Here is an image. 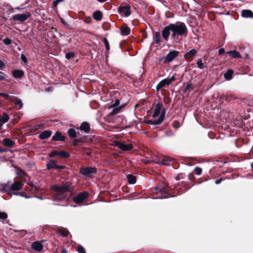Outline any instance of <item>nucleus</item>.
I'll use <instances>...</instances> for the list:
<instances>
[{
  "instance_id": "f257e3e1",
  "label": "nucleus",
  "mask_w": 253,
  "mask_h": 253,
  "mask_svg": "<svg viewBox=\"0 0 253 253\" xmlns=\"http://www.w3.org/2000/svg\"><path fill=\"white\" fill-rule=\"evenodd\" d=\"M170 32H171V38L174 39L177 36L186 34L187 29L185 24L181 22H177L174 24H169L165 27L162 31V36L166 41H168Z\"/></svg>"
},
{
  "instance_id": "f03ea898",
  "label": "nucleus",
  "mask_w": 253,
  "mask_h": 253,
  "mask_svg": "<svg viewBox=\"0 0 253 253\" xmlns=\"http://www.w3.org/2000/svg\"><path fill=\"white\" fill-rule=\"evenodd\" d=\"M51 189L54 191L52 199L54 201H62L67 197V193L70 191V183L66 182L62 185H53Z\"/></svg>"
},
{
  "instance_id": "7ed1b4c3",
  "label": "nucleus",
  "mask_w": 253,
  "mask_h": 253,
  "mask_svg": "<svg viewBox=\"0 0 253 253\" xmlns=\"http://www.w3.org/2000/svg\"><path fill=\"white\" fill-rule=\"evenodd\" d=\"M22 183L19 181H15L11 186L7 184H5L1 190L6 192H8L10 190H19L22 187Z\"/></svg>"
},
{
  "instance_id": "20e7f679",
  "label": "nucleus",
  "mask_w": 253,
  "mask_h": 253,
  "mask_svg": "<svg viewBox=\"0 0 253 253\" xmlns=\"http://www.w3.org/2000/svg\"><path fill=\"white\" fill-rule=\"evenodd\" d=\"M96 172V169L94 167H82L80 169V173L87 177H91Z\"/></svg>"
},
{
  "instance_id": "39448f33",
  "label": "nucleus",
  "mask_w": 253,
  "mask_h": 253,
  "mask_svg": "<svg viewBox=\"0 0 253 253\" xmlns=\"http://www.w3.org/2000/svg\"><path fill=\"white\" fill-rule=\"evenodd\" d=\"M120 101L118 99H116L115 102L108 107V109H112V111L109 113V115L110 116H114L120 112L122 107L120 105Z\"/></svg>"
},
{
  "instance_id": "423d86ee",
  "label": "nucleus",
  "mask_w": 253,
  "mask_h": 253,
  "mask_svg": "<svg viewBox=\"0 0 253 253\" xmlns=\"http://www.w3.org/2000/svg\"><path fill=\"white\" fill-rule=\"evenodd\" d=\"M31 16V14L29 12H26L23 14H17L13 16L12 19L14 21H18L21 23L24 22L29 17Z\"/></svg>"
},
{
  "instance_id": "0eeeda50",
  "label": "nucleus",
  "mask_w": 253,
  "mask_h": 253,
  "mask_svg": "<svg viewBox=\"0 0 253 253\" xmlns=\"http://www.w3.org/2000/svg\"><path fill=\"white\" fill-rule=\"evenodd\" d=\"M175 79V77L174 76H172L170 78H168L165 79L161 81L156 86V89L159 90L165 87L166 85L170 84L172 82H173Z\"/></svg>"
},
{
  "instance_id": "6e6552de",
  "label": "nucleus",
  "mask_w": 253,
  "mask_h": 253,
  "mask_svg": "<svg viewBox=\"0 0 253 253\" xmlns=\"http://www.w3.org/2000/svg\"><path fill=\"white\" fill-rule=\"evenodd\" d=\"M165 116V109H163L162 112H161L159 118L155 120H147L146 123L148 125H157L161 124L164 120Z\"/></svg>"
},
{
  "instance_id": "1a4fd4ad",
  "label": "nucleus",
  "mask_w": 253,
  "mask_h": 253,
  "mask_svg": "<svg viewBox=\"0 0 253 253\" xmlns=\"http://www.w3.org/2000/svg\"><path fill=\"white\" fill-rule=\"evenodd\" d=\"M114 143L115 146L124 151H128L133 148V145L130 143L126 144L119 141H115Z\"/></svg>"
},
{
  "instance_id": "9d476101",
  "label": "nucleus",
  "mask_w": 253,
  "mask_h": 253,
  "mask_svg": "<svg viewBox=\"0 0 253 253\" xmlns=\"http://www.w3.org/2000/svg\"><path fill=\"white\" fill-rule=\"evenodd\" d=\"M88 192H83L74 197L73 198V201L77 204L81 203L88 197Z\"/></svg>"
},
{
  "instance_id": "9b49d317",
  "label": "nucleus",
  "mask_w": 253,
  "mask_h": 253,
  "mask_svg": "<svg viewBox=\"0 0 253 253\" xmlns=\"http://www.w3.org/2000/svg\"><path fill=\"white\" fill-rule=\"evenodd\" d=\"M178 55V52L177 51H170L165 57L164 59V63H169L172 61Z\"/></svg>"
},
{
  "instance_id": "f8f14e48",
  "label": "nucleus",
  "mask_w": 253,
  "mask_h": 253,
  "mask_svg": "<svg viewBox=\"0 0 253 253\" xmlns=\"http://www.w3.org/2000/svg\"><path fill=\"white\" fill-rule=\"evenodd\" d=\"M118 12L120 14L124 15L126 17H128L131 14L130 6H123L119 7L118 8Z\"/></svg>"
},
{
  "instance_id": "ddd939ff",
  "label": "nucleus",
  "mask_w": 253,
  "mask_h": 253,
  "mask_svg": "<svg viewBox=\"0 0 253 253\" xmlns=\"http://www.w3.org/2000/svg\"><path fill=\"white\" fill-rule=\"evenodd\" d=\"M163 108V104L161 103H158L156 105V107L154 110V112L153 114V117L156 118L158 117L161 113V111Z\"/></svg>"
},
{
  "instance_id": "4468645a",
  "label": "nucleus",
  "mask_w": 253,
  "mask_h": 253,
  "mask_svg": "<svg viewBox=\"0 0 253 253\" xmlns=\"http://www.w3.org/2000/svg\"><path fill=\"white\" fill-rule=\"evenodd\" d=\"M32 247L35 251L38 252L42 251L43 249V246L42 243L39 241H36L33 243L32 245Z\"/></svg>"
},
{
  "instance_id": "2eb2a0df",
  "label": "nucleus",
  "mask_w": 253,
  "mask_h": 253,
  "mask_svg": "<svg viewBox=\"0 0 253 253\" xmlns=\"http://www.w3.org/2000/svg\"><path fill=\"white\" fill-rule=\"evenodd\" d=\"M196 53V50L195 49H191L188 52L184 55V58L187 60L191 61L193 59L194 56Z\"/></svg>"
},
{
  "instance_id": "dca6fc26",
  "label": "nucleus",
  "mask_w": 253,
  "mask_h": 253,
  "mask_svg": "<svg viewBox=\"0 0 253 253\" xmlns=\"http://www.w3.org/2000/svg\"><path fill=\"white\" fill-rule=\"evenodd\" d=\"M52 139L54 141H64L65 137L63 136L61 133L59 131H57L55 134L52 136Z\"/></svg>"
},
{
  "instance_id": "f3484780",
  "label": "nucleus",
  "mask_w": 253,
  "mask_h": 253,
  "mask_svg": "<svg viewBox=\"0 0 253 253\" xmlns=\"http://www.w3.org/2000/svg\"><path fill=\"white\" fill-rule=\"evenodd\" d=\"M241 16L244 18L253 17V12L249 9L243 10L241 11Z\"/></svg>"
},
{
  "instance_id": "a211bd4d",
  "label": "nucleus",
  "mask_w": 253,
  "mask_h": 253,
  "mask_svg": "<svg viewBox=\"0 0 253 253\" xmlns=\"http://www.w3.org/2000/svg\"><path fill=\"white\" fill-rule=\"evenodd\" d=\"M51 135V132L49 130H44L39 135L41 139H46L49 138Z\"/></svg>"
},
{
  "instance_id": "6ab92c4d",
  "label": "nucleus",
  "mask_w": 253,
  "mask_h": 253,
  "mask_svg": "<svg viewBox=\"0 0 253 253\" xmlns=\"http://www.w3.org/2000/svg\"><path fill=\"white\" fill-rule=\"evenodd\" d=\"M171 162V159L169 157H165L163 160L157 162L158 164L161 165L169 166Z\"/></svg>"
},
{
  "instance_id": "aec40b11",
  "label": "nucleus",
  "mask_w": 253,
  "mask_h": 253,
  "mask_svg": "<svg viewBox=\"0 0 253 253\" xmlns=\"http://www.w3.org/2000/svg\"><path fill=\"white\" fill-rule=\"evenodd\" d=\"M9 119L7 114L4 113L2 118H0V129L1 128L3 125L8 121Z\"/></svg>"
},
{
  "instance_id": "412c9836",
  "label": "nucleus",
  "mask_w": 253,
  "mask_h": 253,
  "mask_svg": "<svg viewBox=\"0 0 253 253\" xmlns=\"http://www.w3.org/2000/svg\"><path fill=\"white\" fill-rule=\"evenodd\" d=\"M227 53L231 56L233 58H241V55L237 50H231L227 52Z\"/></svg>"
},
{
  "instance_id": "4be33fe9",
  "label": "nucleus",
  "mask_w": 253,
  "mask_h": 253,
  "mask_svg": "<svg viewBox=\"0 0 253 253\" xmlns=\"http://www.w3.org/2000/svg\"><path fill=\"white\" fill-rule=\"evenodd\" d=\"M80 128V130L84 131L85 133H88L90 130L89 125L87 122H83Z\"/></svg>"
},
{
  "instance_id": "5701e85b",
  "label": "nucleus",
  "mask_w": 253,
  "mask_h": 253,
  "mask_svg": "<svg viewBox=\"0 0 253 253\" xmlns=\"http://www.w3.org/2000/svg\"><path fill=\"white\" fill-rule=\"evenodd\" d=\"M121 29V34L123 36L128 35L130 32V29L126 25H124Z\"/></svg>"
},
{
  "instance_id": "b1692460",
  "label": "nucleus",
  "mask_w": 253,
  "mask_h": 253,
  "mask_svg": "<svg viewBox=\"0 0 253 253\" xmlns=\"http://www.w3.org/2000/svg\"><path fill=\"white\" fill-rule=\"evenodd\" d=\"M2 143L4 146L11 147L14 144V142L9 138H4L2 140Z\"/></svg>"
},
{
  "instance_id": "393cba45",
  "label": "nucleus",
  "mask_w": 253,
  "mask_h": 253,
  "mask_svg": "<svg viewBox=\"0 0 253 253\" xmlns=\"http://www.w3.org/2000/svg\"><path fill=\"white\" fill-rule=\"evenodd\" d=\"M23 75L24 72L20 70H15L12 72V75L15 78H20Z\"/></svg>"
},
{
  "instance_id": "a878e982",
  "label": "nucleus",
  "mask_w": 253,
  "mask_h": 253,
  "mask_svg": "<svg viewBox=\"0 0 253 253\" xmlns=\"http://www.w3.org/2000/svg\"><path fill=\"white\" fill-rule=\"evenodd\" d=\"M0 96L3 97L5 99L8 100L10 101H13V100L14 96H13L12 93L7 94L0 92Z\"/></svg>"
},
{
  "instance_id": "bb28decb",
  "label": "nucleus",
  "mask_w": 253,
  "mask_h": 253,
  "mask_svg": "<svg viewBox=\"0 0 253 253\" xmlns=\"http://www.w3.org/2000/svg\"><path fill=\"white\" fill-rule=\"evenodd\" d=\"M93 17L97 21H100L102 18V13L100 11H96L93 13Z\"/></svg>"
},
{
  "instance_id": "cd10ccee",
  "label": "nucleus",
  "mask_w": 253,
  "mask_h": 253,
  "mask_svg": "<svg viewBox=\"0 0 253 253\" xmlns=\"http://www.w3.org/2000/svg\"><path fill=\"white\" fill-rule=\"evenodd\" d=\"M12 102H15V106H19V109H21L22 108V106H23V103H22V102L21 101V100L16 97H15L14 96L13 97V100Z\"/></svg>"
},
{
  "instance_id": "c85d7f7f",
  "label": "nucleus",
  "mask_w": 253,
  "mask_h": 253,
  "mask_svg": "<svg viewBox=\"0 0 253 253\" xmlns=\"http://www.w3.org/2000/svg\"><path fill=\"white\" fill-rule=\"evenodd\" d=\"M127 179L129 184H133L136 182V177L132 174H128Z\"/></svg>"
},
{
  "instance_id": "c756f323",
  "label": "nucleus",
  "mask_w": 253,
  "mask_h": 253,
  "mask_svg": "<svg viewBox=\"0 0 253 253\" xmlns=\"http://www.w3.org/2000/svg\"><path fill=\"white\" fill-rule=\"evenodd\" d=\"M58 156L62 158H67L69 157L70 154L66 151H60L58 152Z\"/></svg>"
},
{
  "instance_id": "7c9ffc66",
  "label": "nucleus",
  "mask_w": 253,
  "mask_h": 253,
  "mask_svg": "<svg viewBox=\"0 0 253 253\" xmlns=\"http://www.w3.org/2000/svg\"><path fill=\"white\" fill-rule=\"evenodd\" d=\"M59 233L62 236L67 237L69 235V232L64 228H61L58 230Z\"/></svg>"
},
{
  "instance_id": "2f4dec72",
  "label": "nucleus",
  "mask_w": 253,
  "mask_h": 253,
  "mask_svg": "<svg viewBox=\"0 0 253 253\" xmlns=\"http://www.w3.org/2000/svg\"><path fill=\"white\" fill-rule=\"evenodd\" d=\"M56 167V161H55L51 160L47 164V168L48 169L55 168Z\"/></svg>"
},
{
  "instance_id": "473e14b6",
  "label": "nucleus",
  "mask_w": 253,
  "mask_h": 253,
  "mask_svg": "<svg viewBox=\"0 0 253 253\" xmlns=\"http://www.w3.org/2000/svg\"><path fill=\"white\" fill-rule=\"evenodd\" d=\"M233 72L231 70H228L226 73L224 74V78L227 80H229L232 78Z\"/></svg>"
},
{
  "instance_id": "72a5a7b5",
  "label": "nucleus",
  "mask_w": 253,
  "mask_h": 253,
  "mask_svg": "<svg viewBox=\"0 0 253 253\" xmlns=\"http://www.w3.org/2000/svg\"><path fill=\"white\" fill-rule=\"evenodd\" d=\"M16 172L17 175L20 178H23L26 175V173L21 169H17Z\"/></svg>"
},
{
  "instance_id": "f704fd0d",
  "label": "nucleus",
  "mask_w": 253,
  "mask_h": 253,
  "mask_svg": "<svg viewBox=\"0 0 253 253\" xmlns=\"http://www.w3.org/2000/svg\"><path fill=\"white\" fill-rule=\"evenodd\" d=\"M68 135L72 138H74L76 136V131L74 129L71 128L68 130Z\"/></svg>"
},
{
  "instance_id": "c9c22d12",
  "label": "nucleus",
  "mask_w": 253,
  "mask_h": 253,
  "mask_svg": "<svg viewBox=\"0 0 253 253\" xmlns=\"http://www.w3.org/2000/svg\"><path fill=\"white\" fill-rule=\"evenodd\" d=\"M196 64L197 65V67L203 69L204 68L203 63L201 59H198L197 61Z\"/></svg>"
},
{
  "instance_id": "e433bc0d",
  "label": "nucleus",
  "mask_w": 253,
  "mask_h": 253,
  "mask_svg": "<svg viewBox=\"0 0 253 253\" xmlns=\"http://www.w3.org/2000/svg\"><path fill=\"white\" fill-rule=\"evenodd\" d=\"M8 217L7 214L5 212L0 211V219H6Z\"/></svg>"
},
{
  "instance_id": "4c0bfd02",
  "label": "nucleus",
  "mask_w": 253,
  "mask_h": 253,
  "mask_svg": "<svg viewBox=\"0 0 253 253\" xmlns=\"http://www.w3.org/2000/svg\"><path fill=\"white\" fill-rule=\"evenodd\" d=\"M103 42L106 46V50L109 51L110 49V46H109V43L108 41L107 40V39L106 38H104L103 39Z\"/></svg>"
},
{
  "instance_id": "58836bf2",
  "label": "nucleus",
  "mask_w": 253,
  "mask_h": 253,
  "mask_svg": "<svg viewBox=\"0 0 253 253\" xmlns=\"http://www.w3.org/2000/svg\"><path fill=\"white\" fill-rule=\"evenodd\" d=\"M155 41L157 43H159L160 42V34L158 32L156 33L155 34Z\"/></svg>"
},
{
  "instance_id": "ea45409f",
  "label": "nucleus",
  "mask_w": 253,
  "mask_h": 253,
  "mask_svg": "<svg viewBox=\"0 0 253 253\" xmlns=\"http://www.w3.org/2000/svg\"><path fill=\"white\" fill-rule=\"evenodd\" d=\"M196 173L198 175H200L202 173V169L201 168L198 167H196L195 168V169H194Z\"/></svg>"
},
{
  "instance_id": "a19ab883",
  "label": "nucleus",
  "mask_w": 253,
  "mask_h": 253,
  "mask_svg": "<svg viewBox=\"0 0 253 253\" xmlns=\"http://www.w3.org/2000/svg\"><path fill=\"white\" fill-rule=\"evenodd\" d=\"M13 194L15 195H20V196H21L22 197H25L26 199H28V198H31L30 196H27L24 193H14Z\"/></svg>"
},
{
  "instance_id": "79ce46f5",
  "label": "nucleus",
  "mask_w": 253,
  "mask_h": 253,
  "mask_svg": "<svg viewBox=\"0 0 253 253\" xmlns=\"http://www.w3.org/2000/svg\"><path fill=\"white\" fill-rule=\"evenodd\" d=\"M74 56V52H68L66 53V58L67 59H71V58L73 57Z\"/></svg>"
},
{
  "instance_id": "37998d69",
  "label": "nucleus",
  "mask_w": 253,
  "mask_h": 253,
  "mask_svg": "<svg viewBox=\"0 0 253 253\" xmlns=\"http://www.w3.org/2000/svg\"><path fill=\"white\" fill-rule=\"evenodd\" d=\"M3 43L6 45H10L11 43V41L8 38H5L3 40Z\"/></svg>"
},
{
  "instance_id": "c03bdc74",
  "label": "nucleus",
  "mask_w": 253,
  "mask_h": 253,
  "mask_svg": "<svg viewBox=\"0 0 253 253\" xmlns=\"http://www.w3.org/2000/svg\"><path fill=\"white\" fill-rule=\"evenodd\" d=\"M49 156L50 157L58 156V152L56 151H53L50 153Z\"/></svg>"
},
{
  "instance_id": "a18cd8bd",
  "label": "nucleus",
  "mask_w": 253,
  "mask_h": 253,
  "mask_svg": "<svg viewBox=\"0 0 253 253\" xmlns=\"http://www.w3.org/2000/svg\"><path fill=\"white\" fill-rule=\"evenodd\" d=\"M78 252L79 253H85V250L84 249V248H83V247L82 246H80V247H79L78 248V250H77Z\"/></svg>"
},
{
  "instance_id": "49530a36",
  "label": "nucleus",
  "mask_w": 253,
  "mask_h": 253,
  "mask_svg": "<svg viewBox=\"0 0 253 253\" xmlns=\"http://www.w3.org/2000/svg\"><path fill=\"white\" fill-rule=\"evenodd\" d=\"M169 194L165 192V191H162V196H161V198H169Z\"/></svg>"
},
{
  "instance_id": "de8ad7c7",
  "label": "nucleus",
  "mask_w": 253,
  "mask_h": 253,
  "mask_svg": "<svg viewBox=\"0 0 253 253\" xmlns=\"http://www.w3.org/2000/svg\"><path fill=\"white\" fill-rule=\"evenodd\" d=\"M21 58L22 59V60L25 62V63H26L27 62V57H26V56L24 54H22L21 55Z\"/></svg>"
},
{
  "instance_id": "09e8293b",
  "label": "nucleus",
  "mask_w": 253,
  "mask_h": 253,
  "mask_svg": "<svg viewBox=\"0 0 253 253\" xmlns=\"http://www.w3.org/2000/svg\"><path fill=\"white\" fill-rule=\"evenodd\" d=\"M192 87V84H191L190 83H188L187 85L186 86L185 88V89H184V91L186 92L187 90H189V89H190Z\"/></svg>"
},
{
  "instance_id": "8fccbe9b",
  "label": "nucleus",
  "mask_w": 253,
  "mask_h": 253,
  "mask_svg": "<svg viewBox=\"0 0 253 253\" xmlns=\"http://www.w3.org/2000/svg\"><path fill=\"white\" fill-rule=\"evenodd\" d=\"M63 0H56L55 1H53V6L54 7H56L57 4L61 1H62Z\"/></svg>"
},
{
  "instance_id": "3c124183",
  "label": "nucleus",
  "mask_w": 253,
  "mask_h": 253,
  "mask_svg": "<svg viewBox=\"0 0 253 253\" xmlns=\"http://www.w3.org/2000/svg\"><path fill=\"white\" fill-rule=\"evenodd\" d=\"M225 53V50L223 48H221L218 50V54L221 55Z\"/></svg>"
},
{
  "instance_id": "603ef678",
  "label": "nucleus",
  "mask_w": 253,
  "mask_h": 253,
  "mask_svg": "<svg viewBox=\"0 0 253 253\" xmlns=\"http://www.w3.org/2000/svg\"><path fill=\"white\" fill-rule=\"evenodd\" d=\"M5 66V64L3 61L0 60V69H2Z\"/></svg>"
},
{
  "instance_id": "864d4df0",
  "label": "nucleus",
  "mask_w": 253,
  "mask_h": 253,
  "mask_svg": "<svg viewBox=\"0 0 253 253\" xmlns=\"http://www.w3.org/2000/svg\"><path fill=\"white\" fill-rule=\"evenodd\" d=\"M222 178L218 179L215 180V183L216 184H219L222 181Z\"/></svg>"
},
{
  "instance_id": "5fc2aeb1",
  "label": "nucleus",
  "mask_w": 253,
  "mask_h": 253,
  "mask_svg": "<svg viewBox=\"0 0 253 253\" xmlns=\"http://www.w3.org/2000/svg\"><path fill=\"white\" fill-rule=\"evenodd\" d=\"M64 168V167L63 166H61V165L60 166L56 165V167H55V169H63Z\"/></svg>"
},
{
  "instance_id": "6e6d98bb",
  "label": "nucleus",
  "mask_w": 253,
  "mask_h": 253,
  "mask_svg": "<svg viewBox=\"0 0 253 253\" xmlns=\"http://www.w3.org/2000/svg\"><path fill=\"white\" fill-rule=\"evenodd\" d=\"M78 143V141L77 139H75L73 141V145H77Z\"/></svg>"
},
{
  "instance_id": "4d7b16f0",
  "label": "nucleus",
  "mask_w": 253,
  "mask_h": 253,
  "mask_svg": "<svg viewBox=\"0 0 253 253\" xmlns=\"http://www.w3.org/2000/svg\"><path fill=\"white\" fill-rule=\"evenodd\" d=\"M61 253H67V251L66 249H63Z\"/></svg>"
},
{
  "instance_id": "13d9d810",
  "label": "nucleus",
  "mask_w": 253,
  "mask_h": 253,
  "mask_svg": "<svg viewBox=\"0 0 253 253\" xmlns=\"http://www.w3.org/2000/svg\"><path fill=\"white\" fill-rule=\"evenodd\" d=\"M5 79L4 76L2 75H0V79L1 80H3Z\"/></svg>"
},
{
  "instance_id": "bf43d9fd",
  "label": "nucleus",
  "mask_w": 253,
  "mask_h": 253,
  "mask_svg": "<svg viewBox=\"0 0 253 253\" xmlns=\"http://www.w3.org/2000/svg\"><path fill=\"white\" fill-rule=\"evenodd\" d=\"M91 21V19L90 18H89L88 20H84V21L86 22V23H89V22Z\"/></svg>"
},
{
  "instance_id": "052dcab7",
  "label": "nucleus",
  "mask_w": 253,
  "mask_h": 253,
  "mask_svg": "<svg viewBox=\"0 0 253 253\" xmlns=\"http://www.w3.org/2000/svg\"><path fill=\"white\" fill-rule=\"evenodd\" d=\"M23 9V7H17L16 8V10H21V9Z\"/></svg>"
},
{
  "instance_id": "680f3d73",
  "label": "nucleus",
  "mask_w": 253,
  "mask_h": 253,
  "mask_svg": "<svg viewBox=\"0 0 253 253\" xmlns=\"http://www.w3.org/2000/svg\"><path fill=\"white\" fill-rule=\"evenodd\" d=\"M99 2H105L106 1H107V0H97Z\"/></svg>"
},
{
  "instance_id": "e2e57ef3",
  "label": "nucleus",
  "mask_w": 253,
  "mask_h": 253,
  "mask_svg": "<svg viewBox=\"0 0 253 253\" xmlns=\"http://www.w3.org/2000/svg\"><path fill=\"white\" fill-rule=\"evenodd\" d=\"M86 154L87 155H90V152H86Z\"/></svg>"
},
{
  "instance_id": "0e129e2a",
  "label": "nucleus",
  "mask_w": 253,
  "mask_h": 253,
  "mask_svg": "<svg viewBox=\"0 0 253 253\" xmlns=\"http://www.w3.org/2000/svg\"><path fill=\"white\" fill-rule=\"evenodd\" d=\"M251 168L253 169V162H252L251 164Z\"/></svg>"
},
{
  "instance_id": "69168bd1",
  "label": "nucleus",
  "mask_w": 253,
  "mask_h": 253,
  "mask_svg": "<svg viewBox=\"0 0 253 253\" xmlns=\"http://www.w3.org/2000/svg\"><path fill=\"white\" fill-rule=\"evenodd\" d=\"M61 21H62V23H63L64 24H65V22L63 21V20L62 19H61Z\"/></svg>"
},
{
  "instance_id": "338daca9",
  "label": "nucleus",
  "mask_w": 253,
  "mask_h": 253,
  "mask_svg": "<svg viewBox=\"0 0 253 253\" xmlns=\"http://www.w3.org/2000/svg\"><path fill=\"white\" fill-rule=\"evenodd\" d=\"M38 198L40 199H42V198L41 197H39Z\"/></svg>"
},
{
  "instance_id": "774afa93",
  "label": "nucleus",
  "mask_w": 253,
  "mask_h": 253,
  "mask_svg": "<svg viewBox=\"0 0 253 253\" xmlns=\"http://www.w3.org/2000/svg\"><path fill=\"white\" fill-rule=\"evenodd\" d=\"M0 73H1V72H0Z\"/></svg>"
}]
</instances>
